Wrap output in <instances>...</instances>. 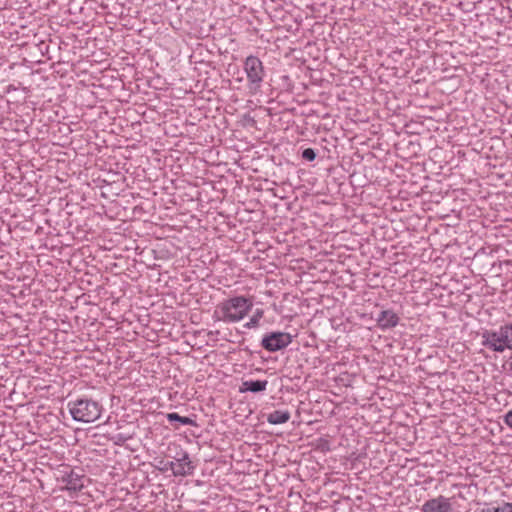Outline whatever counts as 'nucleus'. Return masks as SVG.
Instances as JSON below:
<instances>
[{
    "label": "nucleus",
    "instance_id": "2",
    "mask_svg": "<svg viewBox=\"0 0 512 512\" xmlns=\"http://www.w3.org/2000/svg\"><path fill=\"white\" fill-rule=\"evenodd\" d=\"M252 306V301L245 296L230 298L220 305L221 319L229 323L238 322L248 314Z\"/></svg>",
    "mask_w": 512,
    "mask_h": 512
},
{
    "label": "nucleus",
    "instance_id": "10",
    "mask_svg": "<svg viewBox=\"0 0 512 512\" xmlns=\"http://www.w3.org/2000/svg\"><path fill=\"white\" fill-rule=\"evenodd\" d=\"M267 385V380H246L242 382L239 391L241 393L248 391L252 393H258L266 390Z\"/></svg>",
    "mask_w": 512,
    "mask_h": 512
},
{
    "label": "nucleus",
    "instance_id": "17",
    "mask_svg": "<svg viewBox=\"0 0 512 512\" xmlns=\"http://www.w3.org/2000/svg\"><path fill=\"white\" fill-rule=\"evenodd\" d=\"M505 424L512 429V410L508 411L504 416Z\"/></svg>",
    "mask_w": 512,
    "mask_h": 512
},
{
    "label": "nucleus",
    "instance_id": "7",
    "mask_svg": "<svg viewBox=\"0 0 512 512\" xmlns=\"http://www.w3.org/2000/svg\"><path fill=\"white\" fill-rule=\"evenodd\" d=\"M452 510L450 499L442 495L427 500L421 507L422 512H452Z\"/></svg>",
    "mask_w": 512,
    "mask_h": 512
},
{
    "label": "nucleus",
    "instance_id": "16",
    "mask_svg": "<svg viewBox=\"0 0 512 512\" xmlns=\"http://www.w3.org/2000/svg\"><path fill=\"white\" fill-rule=\"evenodd\" d=\"M494 512H512V503L503 502L501 505L494 507Z\"/></svg>",
    "mask_w": 512,
    "mask_h": 512
},
{
    "label": "nucleus",
    "instance_id": "13",
    "mask_svg": "<svg viewBox=\"0 0 512 512\" xmlns=\"http://www.w3.org/2000/svg\"><path fill=\"white\" fill-rule=\"evenodd\" d=\"M501 336L504 340L505 349L512 350V323L501 326Z\"/></svg>",
    "mask_w": 512,
    "mask_h": 512
},
{
    "label": "nucleus",
    "instance_id": "12",
    "mask_svg": "<svg viewBox=\"0 0 512 512\" xmlns=\"http://www.w3.org/2000/svg\"><path fill=\"white\" fill-rule=\"evenodd\" d=\"M167 420L172 422H179L182 425L197 426L195 420L190 417L180 416L178 413L172 412L167 414Z\"/></svg>",
    "mask_w": 512,
    "mask_h": 512
},
{
    "label": "nucleus",
    "instance_id": "8",
    "mask_svg": "<svg viewBox=\"0 0 512 512\" xmlns=\"http://www.w3.org/2000/svg\"><path fill=\"white\" fill-rule=\"evenodd\" d=\"M377 325L382 330L394 328L399 323V316L393 310H382L378 314Z\"/></svg>",
    "mask_w": 512,
    "mask_h": 512
},
{
    "label": "nucleus",
    "instance_id": "4",
    "mask_svg": "<svg viewBox=\"0 0 512 512\" xmlns=\"http://www.w3.org/2000/svg\"><path fill=\"white\" fill-rule=\"evenodd\" d=\"M172 458L173 461H169L165 464V469H170L174 476L184 477L193 474L195 466L190 460L187 451L180 449Z\"/></svg>",
    "mask_w": 512,
    "mask_h": 512
},
{
    "label": "nucleus",
    "instance_id": "9",
    "mask_svg": "<svg viewBox=\"0 0 512 512\" xmlns=\"http://www.w3.org/2000/svg\"><path fill=\"white\" fill-rule=\"evenodd\" d=\"M62 482L65 483L66 490L78 492L84 487V476L78 474L74 470H71L62 476Z\"/></svg>",
    "mask_w": 512,
    "mask_h": 512
},
{
    "label": "nucleus",
    "instance_id": "18",
    "mask_svg": "<svg viewBox=\"0 0 512 512\" xmlns=\"http://www.w3.org/2000/svg\"><path fill=\"white\" fill-rule=\"evenodd\" d=\"M473 512H494V507L485 505L483 507L475 509Z\"/></svg>",
    "mask_w": 512,
    "mask_h": 512
},
{
    "label": "nucleus",
    "instance_id": "11",
    "mask_svg": "<svg viewBox=\"0 0 512 512\" xmlns=\"http://www.w3.org/2000/svg\"><path fill=\"white\" fill-rule=\"evenodd\" d=\"M290 417V412L287 410H275L268 414L267 421L273 425L284 424L290 420Z\"/></svg>",
    "mask_w": 512,
    "mask_h": 512
},
{
    "label": "nucleus",
    "instance_id": "6",
    "mask_svg": "<svg viewBox=\"0 0 512 512\" xmlns=\"http://www.w3.org/2000/svg\"><path fill=\"white\" fill-rule=\"evenodd\" d=\"M482 345L494 352H503L505 350L504 340L501 336V327L498 331L485 330L481 334Z\"/></svg>",
    "mask_w": 512,
    "mask_h": 512
},
{
    "label": "nucleus",
    "instance_id": "15",
    "mask_svg": "<svg viewBox=\"0 0 512 512\" xmlns=\"http://www.w3.org/2000/svg\"><path fill=\"white\" fill-rule=\"evenodd\" d=\"M316 156H317V155H316V152H315V150H314V149H312V148H306V149H304V150H303V152H302V158H303V159H305V160H307V161H310V162H311V161H314V160H315V158H316Z\"/></svg>",
    "mask_w": 512,
    "mask_h": 512
},
{
    "label": "nucleus",
    "instance_id": "1",
    "mask_svg": "<svg viewBox=\"0 0 512 512\" xmlns=\"http://www.w3.org/2000/svg\"><path fill=\"white\" fill-rule=\"evenodd\" d=\"M68 409L75 421L83 423H92L98 420L103 412V406L90 398L69 401Z\"/></svg>",
    "mask_w": 512,
    "mask_h": 512
},
{
    "label": "nucleus",
    "instance_id": "5",
    "mask_svg": "<svg viewBox=\"0 0 512 512\" xmlns=\"http://www.w3.org/2000/svg\"><path fill=\"white\" fill-rule=\"evenodd\" d=\"M292 342V336L286 332H271L262 338L261 346L269 351L276 352L286 348Z\"/></svg>",
    "mask_w": 512,
    "mask_h": 512
},
{
    "label": "nucleus",
    "instance_id": "20",
    "mask_svg": "<svg viewBox=\"0 0 512 512\" xmlns=\"http://www.w3.org/2000/svg\"><path fill=\"white\" fill-rule=\"evenodd\" d=\"M509 369L512 372V356L509 359Z\"/></svg>",
    "mask_w": 512,
    "mask_h": 512
},
{
    "label": "nucleus",
    "instance_id": "3",
    "mask_svg": "<svg viewBox=\"0 0 512 512\" xmlns=\"http://www.w3.org/2000/svg\"><path fill=\"white\" fill-rule=\"evenodd\" d=\"M244 70L247 76L248 88L254 93L258 92L265 77L262 61L258 57L250 55L244 61Z\"/></svg>",
    "mask_w": 512,
    "mask_h": 512
},
{
    "label": "nucleus",
    "instance_id": "14",
    "mask_svg": "<svg viewBox=\"0 0 512 512\" xmlns=\"http://www.w3.org/2000/svg\"><path fill=\"white\" fill-rule=\"evenodd\" d=\"M264 311L262 309H256L250 320L244 325L245 328L251 329L256 328L260 324V320L263 318Z\"/></svg>",
    "mask_w": 512,
    "mask_h": 512
},
{
    "label": "nucleus",
    "instance_id": "19",
    "mask_svg": "<svg viewBox=\"0 0 512 512\" xmlns=\"http://www.w3.org/2000/svg\"><path fill=\"white\" fill-rule=\"evenodd\" d=\"M129 437L123 436L122 434H118L116 436L115 444H123Z\"/></svg>",
    "mask_w": 512,
    "mask_h": 512
}]
</instances>
